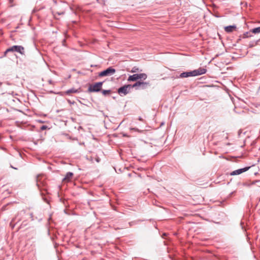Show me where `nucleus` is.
I'll use <instances>...</instances> for the list:
<instances>
[{
  "mask_svg": "<svg viewBox=\"0 0 260 260\" xmlns=\"http://www.w3.org/2000/svg\"><path fill=\"white\" fill-rule=\"evenodd\" d=\"M116 72V70L112 67H110L106 70L99 73V77L108 76L113 75Z\"/></svg>",
  "mask_w": 260,
  "mask_h": 260,
  "instance_id": "4",
  "label": "nucleus"
},
{
  "mask_svg": "<svg viewBox=\"0 0 260 260\" xmlns=\"http://www.w3.org/2000/svg\"><path fill=\"white\" fill-rule=\"evenodd\" d=\"M258 41V40L255 41H250L249 43V47L251 48V47H253L254 46H255L257 43V42Z\"/></svg>",
  "mask_w": 260,
  "mask_h": 260,
  "instance_id": "16",
  "label": "nucleus"
},
{
  "mask_svg": "<svg viewBox=\"0 0 260 260\" xmlns=\"http://www.w3.org/2000/svg\"><path fill=\"white\" fill-rule=\"evenodd\" d=\"M236 28V26L235 25H229L224 27V30L228 33H230L233 32Z\"/></svg>",
  "mask_w": 260,
  "mask_h": 260,
  "instance_id": "9",
  "label": "nucleus"
},
{
  "mask_svg": "<svg viewBox=\"0 0 260 260\" xmlns=\"http://www.w3.org/2000/svg\"><path fill=\"white\" fill-rule=\"evenodd\" d=\"M154 226L155 228H157V225H154Z\"/></svg>",
  "mask_w": 260,
  "mask_h": 260,
  "instance_id": "36",
  "label": "nucleus"
},
{
  "mask_svg": "<svg viewBox=\"0 0 260 260\" xmlns=\"http://www.w3.org/2000/svg\"><path fill=\"white\" fill-rule=\"evenodd\" d=\"M77 92H78V89H76L73 88L67 90L66 91H65L64 93H66L67 94H69L71 93H76Z\"/></svg>",
  "mask_w": 260,
  "mask_h": 260,
  "instance_id": "14",
  "label": "nucleus"
},
{
  "mask_svg": "<svg viewBox=\"0 0 260 260\" xmlns=\"http://www.w3.org/2000/svg\"><path fill=\"white\" fill-rule=\"evenodd\" d=\"M85 158H86L87 160H88V157H87V156H85Z\"/></svg>",
  "mask_w": 260,
  "mask_h": 260,
  "instance_id": "33",
  "label": "nucleus"
},
{
  "mask_svg": "<svg viewBox=\"0 0 260 260\" xmlns=\"http://www.w3.org/2000/svg\"><path fill=\"white\" fill-rule=\"evenodd\" d=\"M101 91L104 96H107L111 93V90L110 89L105 90L102 89V90Z\"/></svg>",
  "mask_w": 260,
  "mask_h": 260,
  "instance_id": "13",
  "label": "nucleus"
},
{
  "mask_svg": "<svg viewBox=\"0 0 260 260\" xmlns=\"http://www.w3.org/2000/svg\"><path fill=\"white\" fill-rule=\"evenodd\" d=\"M93 66H94L93 65H92V64H91V65H90V67H93Z\"/></svg>",
  "mask_w": 260,
  "mask_h": 260,
  "instance_id": "38",
  "label": "nucleus"
},
{
  "mask_svg": "<svg viewBox=\"0 0 260 260\" xmlns=\"http://www.w3.org/2000/svg\"><path fill=\"white\" fill-rule=\"evenodd\" d=\"M10 167L13 169H15V170H18V168H15L14 167H13L12 165H10Z\"/></svg>",
  "mask_w": 260,
  "mask_h": 260,
  "instance_id": "24",
  "label": "nucleus"
},
{
  "mask_svg": "<svg viewBox=\"0 0 260 260\" xmlns=\"http://www.w3.org/2000/svg\"><path fill=\"white\" fill-rule=\"evenodd\" d=\"M241 226H242V228H245L244 226H243V225H242V223H241Z\"/></svg>",
  "mask_w": 260,
  "mask_h": 260,
  "instance_id": "35",
  "label": "nucleus"
},
{
  "mask_svg": "<svg viewBox=\"0 0 260 260\" xmlns=\"http://www.w3.org/2000/svg\"><path fill=\"white\" fill-rule=\"evenodd\" d=\"M131 131H137V132H141V131L139 130V129H138L137 128H131Z\"/></svg>",
  "mask_w": 260,
  "mask_h": 260,
  "instance_id": "23",
  "label": "nucleus"
},
{
  "mask_svg": "<svg viewBox=\"0 0 260 260\" xmlns=\"http://www.w3.org/2000/svg\"><path fill=\"white\" fill-rule=\"evenodd\" d=\"M97 1H98V0H96Z\"/></svg>",
  "mask_w": 260,
  "mask_h": 260,
  "instance_id": "42",
  "label": "nucleus"
},
{
  "mask_svg": "<svg viewBox=\"0 0 260 260\" xmlns=\"http://www.w3.org/2000/svg\"><path fill=\"white\" fill-rule=\"evenodd\" d=\"M241 133V130H239V132H238V134H239V135H240Z\"/></svg>",
  "mask_w": 260,
  "mask_h": 260,
  "instance_id": "31",
  "label": "nucleus"
},
{
  "mask_svg": "<svg viewBox=\"0 0 260 260\" xmlns=\"http://www.w3.org/2000/svg\"><path fill=\"white\" fill-rule=\"evenodd\" d=\"M140 221V220H136V221H131V222H129L128 223H129V225L130 226H134V225H136L137 224V223L138 222H139Z\"/></svg>",
  "mask_w": 260,
  "mask_h": 260,
  "instance_id": "18",
  "label": "nucleus"
},
{
  "mask_svg": "<svg viewBox=\"0 0 260 260\" xmlns=\"http://www.w3.org/2000/svg\"><path fill=\"white\" fill-rule=\"evenodd\" d=\"M101 112L103 113V115H104V116L107 117V115H104V112H103V111H101Z\"/></svg>",
  "mask_w": 260,
  "mask_h": 260,
  "instance_id": "30",
  "label": "nucleus"
},
{
  "mask_svg": "<svg viewBox=\"0 0 260 260\" xmlns=\"http://www.w3.org/2000/svg\"><path fill=\"white\" fill-rule=\"evenodd\" d=\"M14 0H9L10 3H12L13 2Z\"/></svg>",
  "mask_w": 260,
  "mask_h": 260,
  "instance_id": "29",
  "label": "nucleus"
},
{
  "mask_svg": "<svg viewBox=\"0 0 260 260\" xmlns=\"http://www.w3.org/2000/svg\"><path fill=\"white\" fill-rule=\"evenodd\" d=\"M244 185H247L246 183H244Z\"/></svg>",
  "mask_w": 260,
  "mask_h": 260,
  "instance_id": "41",
  "label": "nucleus"
},
{
  "mask_svg": "<svg viewBox=\"0 0 260 260\" xmlns=\"http://www.w3.org/2000/svg\"><path fill=\"white\" fill-rule=\"evenodd\" d=\"M250 32L253 34H258L260 32V26L254 28L250 30Z\"/></svg>",
  "mask_w": 260,
  "mask_h": 260,
  "instance_id": "15",
  "label": "nucleus"
},
{
  "mask_svg": "<svg viewBox=\"0 0 260 260\" xmlns=\"http://www.w3.org/2000/svg\"><path fill=\"white\" fill-rule=\"evenodd\" d=\"M256 185L257 186L260 187V180H255L254 181H253L250 185H248V186H250L251 185Z\"/></svg>",
  "mask_w": 260,
  "mask_h": 260,
  "instance_id": "17",
  "label": "nucleus"
},
{
  "mask_svg": "<svg viewBox=\"0 0 260 260\" xmlns=\"http://www.w3.org/2000/svg\"><path fill=\"white\" fill-rule=\"evenodd\" d=\"M165 124V122H162L160 124V126H162Z\"/></svg>",
  "mask_w": 260,
  "mask_h": 260,
  "instance_id": "28",
  "label": "nucleus"
},
{
  "mask_svg": "<svg viewBox=\"0 0 260 260\" xmlns=\"http://www.w3.org/2000/svg\"><path fill=\"white\" fill-rule=\"evenodd\" d=\"M2 83L0 81V85H1Z\"/></svg>",
  "mask_w": 260,
  "mask_h": 260,
  "instance_id": "40",
  "label": "nucleus"
},
{
  "mask_svg": "<svg viewBox=\"0 0 260 260\" xmlns=\"http://www.w3.org/2000/svg\"><path fill=\"white\" fill-rule=\"evenodd\" d=\"M235 191H233V192H232L231 193H230V196L233 195V194L235 192Z\"/></svg>",
  "mask_w": 260,
  "mask_h": 260,
  "instance_id": "32",
  "label": "nucleus"
},
{
  "mask_svg": "<svg viewBox=\"0 0 260 260\" xmlns=\"http://www.w3.org/2000/svg\"><path fill=\"white\" fill-rule=\"evenodd\" d=\"M139 71H142V70H140L139 68H138L137 67H134L132 68L131 72L135 73V72H139Z\"/></svg>",
  "mask_w": 260,
  "mask_h": 260,
  "instance_id": "19",
  "label": "nucleus"
},
{
  "mask_svg": "<svg viewBox=\"0 0 260 260\" xmlns=\"http://www.w3.org/2000/svg\"><path fill=\"white\" fill-rule=\"evenodd\" d=\"M79 129H80L81 128V126H79V127H78Z\"/></svg>",
  "mask_w": 260,
  "mask_h": 260,
  "instance_id": "37",
  "label": "nucleus"
},
{
  "mask_svg": "<svg viewBox=\"0 0 260 260\" xmlns=\"http://www.w3.org/2000/svg\"><path fill=\"white\" fill-rule=\"evenodd\" d=\"M30 215L31 217H32L33 214L31 213L30 214Z\"/></svg>",
  "mask_w": 260,
  "mask_h": 260,
  "instance_id": "34",
  "label": "nucleus"
},
{
  "mask_svg": "<svg viewBox=\"0 0 260 260\" xmlns=\"http://www.w3.org/2000/svg\"><path fill=\"white\" fill-rule=\"evenodd\" d=\"M249 168H250V167H244L243 168H241V169H239L235 170V171L232 172L230 173V175L232 176H234V175H237L241 174V173L248 171Z\"/></svg>",
  "mask_w": 260,
  "mask_h": 260,
  "instance_id": "6",
  "label": "nucleus"
},
{
  "mask_svg": "<svg viewBox=\"0 0 260 260\" xmlns=\"http://www.w3.org/2000/svg\"><path fill=\"white\" fill-rule=\"evenodd\" d=\"M147 78V75L145 73L135 74L133 75H130L127 79V81L129 82L136 81L140 79L145 80Z\"/></svg>",
  "mask_w": 260,
  "mask_h": 260,
  "instance_id": "3",
  "label": "nucleus"
},
{
  "mask_svg": "<svg viewBox=\"0 0 260 260\" xmlns=\"http://www.w3.org/2000/svg\"><path fill=\"white\" fill-rule=\"evenodd\" d=\"M141 82L142 81H137L133 85H131V88H135L136 89H137V90L139 89V87H140Z\"/></svg>",
  "mask_w": 260,
  "mask_h": 260,
  "instance_id": "12",
  "label": "nucleus"
},
{
  "mask_svg": "<svg viewBox=\"0 0 260 260\" xmlns=\"http://www.w3.org/2000/svg\"><path fill=\"white\" fill-rule=\"evenodd\" d=\"M48 82H49V84H52L53 81L51 80H49L48 81Z\"/></svg>",
  "mask_w": 260,
  "mask_h": 260,
  "instance_id": "25",
  "label": "nucleus"
},
{
  "mask_svg": "<svg viewBox=\"0 0 260 260\" xmlns=\"http://www.w3.org/2000/svg\"><path fill=\"white\" fill-rule=\"evenodd\" d=\"M104 82H95L94 84H89L88 91L89 92H98L102 90Z\"/></svg>",
  "mask_w": 260,
  "mask_h": 260,
  "instance_id": "1",
  "label": "nucleus"
},
{
  "mask_svg": "<svg viewBox=\"0 0 260 260\" xmlns=\"http://www.w3.org/2000/svg\"><path fill=\"white\" fill-rule=\"evenodd\" d=\"M193 72V71H189V72H184L183 73H181L180 75V78H187L189 77H194Z\"/></svg>",
  "mask_w": 260,
  "mask_h": 260,
  "instance_id": "8",
  "label": "nucleus"
},
{
  "mask_svg": "<svg viewBox=\"0 0 260 260\" xmlns=\"http://www.w3.org/2000/svg\"><path fill=\"white\" fill-rule=\"evenodd\" d=\"M37 185L38 186V187L39 188V184L38 183H37Z\"/></svg>",
  "mask_w": 260,
  "mask_h": 260,
  "instance_id": "39",
  "label": "nucleus"
},
{
  "mask_svg": "<svg viewBox=\"0 0 260 260\" xmlns=\"http://www.w3.org/2000/svg\"><path fill=\"white\" fill-rule=\"evenodd\" d=\"M48 128V126L47 125H42L41 127H40V129L41 131H44L45 129H46L47 128Z\"/></svg>",
  "mask_w": 260,
  "mask_h": 260,
  "instance_id": "22",
  "label": "nucleus"
},
{
  "mask_svg": "<svg viewBox=\"0 0 260 260\" xmlns=\"http://www.w3.org/2000/svg\"><path fill=\"white\" fill-rule=\"evenodd\" d=\"M251 33L252 32H250V30L249 32H246L244 34V38H248L251 37V35H250Z\"/></svg>",
  "mask_w": 260,
  "mask_h": 260,
  "instance_id": "20",
  "label": "nucleus"
},
{
  "mask_svg": "<svg viewBox=\"0 0 260 260\" xmlns=\"http://www.w3.org/2000/svg\"><path fill=\"white\" fill-rule=\"evenodd\" d=\"M73 173L70 172L67 173L65 177L63 179V181H69L70 178L73 176Z\"/></svg>",
  "mask_w": 260,
  "mask_h": 260,
  "instance_id": "11",
  "label": "nucleus"
},
{
  "mask_svg": "<svg viewBox=\"0 0 260 260\" xmlns=\"http://www.w3.org/2000/svg\"><path fill=\"white\" fill-rule=\"evenodd\" d=\"M43 200H44L45 202H48V201H47V199H46L45 198H44V197L43 198Z\"/></svg>",
  "mask_w": 260,
  "mask_h": 260,
  "instance_id": "26",
  "label": "nucleus"
},
{
  "mask_svg": "<svg viewBox=\"0 0 260 260\" xmlns=\"http://www.w3.org/2000/svg\"><path fill=\"white\" fill-rule=\"evenodd\" d=\"M150 85V83L147 82H141V84L140 85V87H139V89H145L147 88L148 86Z\"/></svg>",
  "mask_w": 260,
  "mask_h": 260,
  "instance_id": "10",
  "label": "nucleus"
},
{
  "mask_svg": "<svg viewBox=\"0 0 260 260\" xmlns=\"http://www.w3.org/2000/svg\"><path fill=\"white\" fill-rule=\"evenodd\" d=\"M194 76L201 75L206 73L207 70L205 68H200L197 70H193Z\"/></svg>",
  "mask_w": 260,
  "mask_h": 260,
  "instance_id": "7",
  "label": "nucleus"
},
{
  "mask_svg": "<svg viewBox=\"0 0 260 260\" xmlns=\"http://www.w3.org/2000/svg\"><path fill=\"white\" fill-rule=\"evenodd\" d=\"M138 119L139 120H140V121H142L143 120V119H142V118L141 117H139Z\"/></svg>",
  "mask_w": 260,
  "mask_h": 260,
  "instance_id": "27",
  "label": "nucleus"
},
{
  "mask_svg": "<svg viewBox=\"0 0 260 260\" xmlns=\"http://www.w3.org/2000/svg\"><path fill=\"white\" fill-rule=\"evenodd\" d=\"M8 49H7L6 50V51L4 52V54L2 56H0V59H2L3 58V57H5L6 56L7 54L9 53V52H8Z\"/></svg>",
  "mask_w": 260,
  "mask_h": 260,
  "instance_id": "21",
  "label": "nucleus"
},
{
  "mask_svg": "<svg viewBox=\"0 0 260 260\" xmlns=\"http://www.w3.org/2000/svg\"><path fill=\"white\" fill-rule=\"evenodd\" d=\"M7 49L9 52H16L21 55H24L25 54L24 48L21 45H13L8 48Z\"/></svg>",
  "mask_w": 260,
  "mask_h": 260,
  "instance_id": "2",
  "label": "nucleus"
},
{
  "mask_svg": "<svg viewBox=\"0 0 260 260\" xmlns=\"http://www.w3.org/2000/svg\"><path fill=\"white\" fill-rule=\"evenodd\" d=\"M131 88V85H124L121 86L118 89V93L120 96H123L126 95L129 93V90Z\"/></svg>",
  "mask_w": 260,
  "mask_h": 260,
  "instance_id": "5",
  "label": "nucleus"
}]
</instances>
